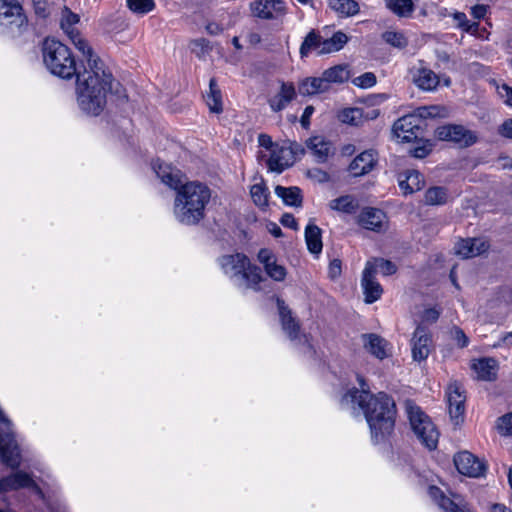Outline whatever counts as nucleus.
<instances>
[{"instance_id":"nucleus-1","label":"nucleus","mask_w":512,"mask_h":512,"mask_svg":"<svg viewBox=\"0 0 512 512\" xmlns=\"http://www.w3.org/2000/svg\"><path fill=\"white\" fill-rule=\"evenodd\" d=\"M87 66L76 75V100L82 112L90 116H99L107 104V94L115 95L118 100H126L125 88L105 67L103 61L94 56L84 55Z\"/></svg>"},{"instance_id":"nucleus-2","label":"nucleus","mask_w":512,"mask_h":512,"mask_svg":"<svg viewBox=\"0 0 512 512\" xmlns=\"http://www.w3.org/2000/svg\"><path fill=\"white\" fill-rule=\"evenodd\" d=\"M153 170L168 187L177 190L174 200V216L184 225H196L205 216V208L211 198L208 186L200 182L183 184L181 172L169 164L156 160Z\"/></svg>"},{"instance_id":"nucleus-3","label":"nucleus","mask_w":512,"mask_h":512,"mask_svg":"<svg viewBox=\"0 0 512 512\" xmlns=\"http://www.w3.org/2000/svg\"><path fill=\"white\" fill-rule=\"evenodd\" d=\"M360 390L350 389L341 399L343 407L360 408L370 427L372 439L378 443L390 435L395 425L396 406L394 400L384 392L373 395L365 380L358 376Z\"/></svg>"},{"instance_id":"nucleus-4","label":"nucleus","mask_w":512,"mask_h":512,"mask_svg":"<svg viewBox=\"0 0 512 512\" xmlns=\"http://www.w3.org/2000/svg\"><path fill=\"white\" fill-rule=\"evenodd\" d=\"M0 458L7 467L16 470L0 478V494L16 491L30 485V474L17 470L21 465V453L12 432V422L0 408Z\"/></svg>"},{"instance_id":"nucleus-5","label":"nucleus","mask_w":512,"mask_h":512,"mask_svg":"<svg viewBox=\"0 0 512 512\" xmlns=\"http://www.w3.org/2000/svg\"><path fill=\"white\" fill-rule=\"evenodd\" d=\"M223 273L240 288L261 290V282L265 281L261 269L251 264L250 259L242 254L223 255L218 259Z\"/></svg>"},{"instance_id":"nucleus-6","label":"nucleus","mask_w":512,"mask_h":512,"mask_svg":"<svg viewBox=\"0 0 512 512\" xmlns=\"http://www.w3.org/2000/svg\"><path fill=\"white\" fill-rule=\"evenodd\" d=\"M41 50L43 63L51 74L62 79H71L81 71L77 69L72 51L62 42L46 38Z\"/></svg>"},{"instance_id":"nucleus-7","label":"nucleus","mask_w":512,"mask_h":512,"mask_svg":"<svg viewBox=\"0 0 512 512\" xmlns=\"http://www.w3.org/2000/svg\"><path fill=\"white\" fill-rule=\"evenodd\" d=\"M407 412L411 428L419 441L429 450L436 449L439 432L429 416L418 406H409Z\"/></svg>"},{"instance_id":"nucleus-8","label":"nucleus","mask_w":512,"mask_h":512,"mask_svg":"<svg viewBox=\"0 0 512 512\" xmlns=\"http://www.w3.org/2000/svg\"><path fill=\"white\" fill-rule=\"evenodd\" d=\"M304 153L305 150L301 144L295 141H283L272 149V153L267 160V167L271 172L282 173L291 167L297 159L301 158Z\"/></svg>"},{"instance_id":"nucleus-9","label":"nucleus","mask_w":512,"mask_h":512,"mask_svg":"<svg viewBox=\"0 0 512 512\" xmlns=\"http://www.w3.org/2000/svg\"><path fill=\"white\" fill-rule=\"evenodd\" d=\"M27 26V17L17 0H0V30L11 36L20 35Z\"/></svg>"},{"instance_id":"nucleus-10","label":"nucleus","mask_w":512,"mask_h":512,"mask_svg":"<svg viewBox=\"0 0 512 512\" xmlns=\"http://www.w3.org/2000/svg\"><path fill=\"white\" fill-rule=\"evenodd\" d=\"M447 115V109L442 106H423L417 108L413 113L399 118L392 128H420L421 120L442 118Z\"/></svg>"},{"instance_id":"nucleus-11","label":"nucleus","mask_w":512,"mask_h":512,"mask_svg":"<svg viewBox=\"0 0 512 512\" xmlns=\"http://www.w3.org/2000/svg\"><path fill=\"white\" fill-rule=\"evenodd\" d=\"M79 22V16L71 12L67 7H64L62 11V18L60 26L63 31L67 34L69 39L75 45V47L83 54L92 56V48L89 46L87 41L81 36L78 29L74 27Z\"/></svg>"},{"instance_id":"nucleus-12","label":"nucleus","mask_w":512,"mask_h":512,"mask_svg":"<svg viewBox=\"0 0 512 512\" xmlns=\"http://www.w3.org/2000/svg\"><path fill=\"white\" fill-rule=\"evenodd\" d=\"M446 398L451 420L457 425L462 422L464 418L466 401L465 389L459 382L453 381L446 389Z\"/></svg>"},{"instance_id":"nucleus-13","label":"nucleus","mask_w":512,"mask_h":512,"mask_svg":"<svg viewBox=\"0 0 512 512\" xmlns=\"http://www.w3.org/2000/svg\"><path fill=\"white\" fill-rule=\"evenodd\" d=\"M454 464L458 472L462 475L479 478L485 475L487 466L475 455L468 451H462L454 456Z\"/></svg>"},{"instance_id":"nucleus-14","label":"nucleus","mask_w":512,"mask_h":512,"mask_svg":"<svg viewBox=\"0 0 512 512\" xmlns=\"http://www.w3.org/2000/svg\"><path fill=\"white\" fill-rule=\"evenodd\" d=\"M250 9L254 17L263 20L277 19L286 13L285 4L281 0H256L250 3Z\"/></svg>"},{"instance_id":"nucleus-15","label":"nucleus","mask_w":512,"mask_h":512,"mask_svg":"<svg viewBox=\"0 0 512 512\" xmlns=\"http://www.w3.org/2000/svg\"><path fill=\"white\" fill-rule=\"evenodd\" d=\"M379 116V110L374 108L350 107L341 110L338 113V119L347 125L363 126L369 120L376 119Z\"/></svg>"},{"instance_id":"nucleus-16","label":"nucleus","mask_w":512,"mask_h":512,"mask_svg":"<svg viewBox=\"0 0 512 512\" xmlns=\"http://www.w3.org/2000/svg\"><path fill=\"white\" fill-rule=\"evenodd\" d=\"M361 287L364 294V301L372 304L379 300L383 294V288L373 274V266L366 264L362 273Z\"/></svg>"},{"instance_id":"nucleus-17","label":"nucleus","mask_w":512,"mask_h":512,"mask_svg":"<svg viewBox=\"0 0 512 512\" xmlns=\"http://www.w3.org/2000/svg\"><path fill=\"white\" fill-rule=\"evenodd\" d=\"M488 248L489 243L483 238H467L455 245V252L463 258H472L483 254Z\"/></svg>"},{"instance_id":"nucleus-18","label":"nucleus","mask_w":512,"mask_h":512,"mask_svg":"<svg viewBox=\"0 0 512 512\" xmlns=\"http://www.w3.org/2000/svg\"><path fill=\"white\" fill-rule=\"evenodd\" d=\"M376 163V152L374 150H367L354 158L349 165V172L353 177H360L371 172Z\"/></svg>"},{"instance_id":"nucleus-19","label":"nucleus","mask_w":512,"mask_h":512,"mask_svg":"<svg viewBox=\"0 0 512 512\" xmlns=\"http://www.w3.org/2000/svg\"><path fill=\"white\" fill-rule=\"evenodd\" d=\"M386 219L385 213L377 208L366 207L358 215L357 222L365 229L380 232Z\"/></svg>"},{"instance_id":"nucleus-20","label":"nucleus","mask_w":512,"mask_h":512,"mask_svg":"<svg viewBox=\"0 0 512 512\" xmlns=\"http://www.w3.org/2000/svg\"><path fill=\"white\" fill-rule=\"evenodd\" d=\"M431 338L426 329L422 326H418L413 334L412 344V357L416 361L425 360L430 353Z\"/></svg>"},{"instance_id":"nucleus-21","label":"nucleus","mask_w":512,"mask_h":512,"mask_svg":"<svg viewBox=\"0 0 512 512\" xmlns=\"http://www.w3.org/2000/svg\"><path fill=\"white\" fill-rule=\"evenodd\" d=\"M438 138L453 142L460 148L468 147L477 140L473 130H438Z\"/></svg>"},{"instance_id":"nucleus-22","label":"nucleus","mask_w":512,"mask_h":512,"mask_svg":"<svg viewBox=\"0 0 512 512\" xmlns=\"http://www.w3.org/2000/svg\"><path fill=\"white\" fill-rule=\"evenodd\" d=\"M364 348L377 359L383 360L389 356L388 342L381 336L370 333L363 334Z\"/></svg>"},{"instance_id":"nucleus-23","label":"nucleus","mask_w":512,"mask_h":512,"mask_svg":"<svg viewBox=\"0 0 512 512\" xmlns=\"http://www.w3.org/2000/svg\"><path fill=\"white\" fill-rule=\"evenodd\" d=\"M277 307L281 319L283 330L288 334L291 340L298 338L300 326L296 319L292 316L291 310L285 304L284 300L277 299Z\"/></svg>"},{"instance_id":"nucleus-24","label":"nucleus","mask_w":512,"mask_h":512,"mask_svg":"<svg viewBox=\"0 0 512 512\" xmlns=\"http://www.w3.org/2000/svg\"><path fill=\"white\" fill-rule=\"evenodd\" d=\"M306 145L319 163L325 162L335 152L333 144L321 136L310 137L306 141Z\"/></svg>"},{"instance_id":"nucleus-25","label":"nucleus","mask_w":512,"mask_h":512,"mask_svg":"<svg viewBox=\"0 0 512 512\" xmlns=\"http://www.w3.org/2000/svg\"><path fill=\"white\" fill-rule=\"evenodd\" d=\"M399 187L404 194H412L420 190L424 185V179L417 170H407L399 176Z\"/></svg>"},{"instance_id":"nucleus-26","label":"nucleus","mask_w":512,"mask_h":512,"mask_svg":"<svg viewBox=\"0 0 512 512\" xmlns=\"http://www.w3.org/2000/svg\"><path fill=\"white\" fill-rule=\"evenodd\" d=\"M305 242L310 253L318 255L322 252V230L312 221L305 227Z\"/></svg>"},{"instance_id":"nucleus-27","label":"nucleus","mask_w":512,"mask_h":512,"mask_svg":"<svg viewBox=\"0 0 512 512\" xmlns=\"http://www.w3.org/2000/svg\"><path fill=\"white\" fill-rule=\"evenodd\" d=\"M472 369L477 374L478 379L484 381H493L497 376V363L492 358H482L472 364Z\"/></svg>"},{"instance_id":"nucleus-28","label":"nucleus","mask_w":512,"mask_h":512,"mask_svg":"<svg viewBox=\"0 0 512 512\" xmlns=\"http://www.w3.org/2000/svg\"><path fill=\"white\" fill-rule=\"evenodd\" d=\"M296 95L293 83L282 82L278 94L269 100L270 107L273 111H280L293 100Z\"/></svg>"},{"instance_id":"nucleus-29","label":"nucleus","mask_w":512,"mask_h":512,"mask_svg":"<svg viewBox=\"0 0 512 512\" xmlns=\"http://www.w3.org/2000/svg\"><path fill=\"white\" fill-rule=\"evenodd\" d=\"M324 38L320 35V33L312 29L305 36L301 46H300V56L301 58L307 57L312 51H316L317 54H320L322 47L324 46Z\"/></svg>"},{"instance_id":"nucleus-30","label":"nucleus","mask_w":512,"mask_h":512,"mask_svg":"<svg viewBox=\"0 0 512 512\" xmlns=\"http://www.w3.org/2000/svg\"><path fill=\"white\" fill-rule=\"evenodd\" d=\"M275 194L282 199L285 205L293 207L302 206V194L301 189L296 186L283 187L277 185L275 187Z\"/></svg>"},{"instance_id":"nucleus-31","label":"nucleus","mask_w":512,"mask_h":512,"mask_svg":"<svg viewBox=\"0 0 512 512\" xmlns=\"http://www.w3.org/2000/svg\"><path fill=\"white\" fill-rule=\"evenodd\" d=\"M429 495L444 512H470L465 507H460L453 500L445 496L442 490L436 486L429 488Z\"/></svg>"},{"instance_id":"nucleus-32","label":"nucleus","mask_w":512,"mask_h":512,"mask_svg":"<svg viewBox=\"0 0 512 512\" xmlns=\"http://www.w3.org/2000/svg\"><path fill=\"white\" fill-rule=\"evenodd\" d=\"M328 90V84H326L323 75L319 78H306L298 85V91L303 96L315 95Z\"/></svg>"},{"instance_id":"nucleus-33","label":"nucleus","mask_w":512,"mask_h":512,"mask_svg":"<svg viewBox=\"0 0 512 512\" xmlns=\"http://www.w3.org/2000/svg\"><path fill=\"white\" fill-rule=\"evenodd\" d=\"M329 207L332 210L344 214H354L359 209L358 200L352 195H343L329 202Z\"/></svg>"},{"instance_id":"nucleus-34","label":"nucleus","mask_w":512,"mask_h":512,"mask_svg":"<svg viewBox=\"0 0 512 512\" xmlns=\"http://www.w3.org/2000/svg\"><path fill=\"white\" fill-rule=\"evenodd\" d=\"M414 82L420 89L431 91L439 85V77L432 70L422 68L415 76Z\"/></svg>"},{"instance_id":"nucleus-35","label":"nucleus","mask_w":512,"mask_h":512,"mask_svg":"<svg viewBox=\"0 0 512 512\" xmlns=\"http://www.w3.org/2000/svg\"><path fill=\"white\" fill-rule=\"evenodd\" d=\"M329 7L342 17L354 16L360 10L355 0H329Z\"/></svg>"},{"instance_id":"nucleus-36","label":"nucleus","mask_w":512,"mask_h":512,"mask_svg":"<svg viewBox=\"0 0 512 512\" xmlns=\"http://www.w3.org/2000/svg\"><path fill=\"white\" fill-rule=\"evenodd\" d=\"M322 75L330 89L331 83H343L347 81L350 77V72L346 65H336L325 70Z\"/></svg>"},{"instance_id":"nucleus-37","label":"nucleus","mask_w":512,"mask_h":512,"mask_svg":"<svg viewBox=\"0 0 512 512\" xmlns=\"http://www.w3.org/2000/svg\"><path fill=\"white\" fill-rule=\"evenodd\" d=\"M348 40L349 38L344 32L337 31L332 35V37L324 39V46L322 47L320 54L337 52L345 46Z\"/></svg>"},{"instance_id":"nucleus-38","label":"nucleus","mask_w":512,"mask_h":512,"mask_svg":"<svg viewBox=\"0 0 512 512\" xmlns=\"http://www.w3.org/2000/svg\"><path fill=\"white\" fill-rule=\"evenodd\" d=\"M250 194L255 205L260 208H265L268 206L270 192L262 178H260V182L251 186Z\"/></svg>"},{"instance_id":"nucleus-39","label":"nucleus","mask_w":512,"mask_h":512,"mask_svg":"<svg viewBox=\"0 0 512 512\" xmlns=\"http://www.w3.org/2000/svg\"><path fill=\"white\" fill-rule=\"evenodd\" d=\"M386 7L398 17H410L414 11L412 0H385Z\"/></svg>"},{"instance_id":"nucleus-40","label":"nucleus","mask_w":512,"mask_h":512,"mask_svg":"<svg viewBox=\"0 0 512 512\" xmlns=\"http://www.w3.org/2000/svg\"><path fill=\"white\" fill-rule=\"evenodd\" d=\"M206 102L210 111L215 113L222 111L221 91L215 78H211L209 81V93L207 95Z\"/></svg>"},{"instance_id":"nucleus-41","label":"nucleus","mask_w":512,"mask_h":512,"mask_svg":"<svg viewBox=\"0 0 512 512\" xmlns=\"http://www.w3.org/2000/svg\"><path fill=\"white\" fill-rule=\"evenodd\" d=\"M366 264H371L373 266L374 275L377 274L378 270L384 276L393 275L397 271V267L393 262L383 258H373L367 261Z\"/></svg>"},{"instance_id":"nucleus-42","label":"nucleus","mask_w":512,"mask_h":512,"mask_svg":"<svg viewBox=\"0 0 512 512\" xmlns=\"http://www.w3.org/2000/svg\"><path fill=\"white\" fill-rule=\"evenodd\" d=\"M447 201V191L444 187H431L425 192V203L428 205H442Z\"/></svg>"},{"instance_id":"nucleus-43","label":"nucleus","mask_w":512,"mask_h":512,"mask_svg":"<svg viewBox=\"0 0 512 512\" xmlns=\"http://www.w3.org/2000/svg\"><path fill=\"white\" fill-rule=\"evenodd\" d=\"M382 39L387 44L398 49H403L408 45V39L399 31H385L382 34Z\"/></svg>"},{"instance_id":"nucleus-44","label":"nucleus","mask_w":512,"mask_h":512,"mask_svg":"<svg viewBox=\"0 0 512 512\" xmlns=\"http://www.w3.org/2000/svg\"><path fill=\"white\" fill-rule=\"evenodd\" d=\"M191 52L194 53L199 59H203L210 53L212 47L210 42L205 38L194 39L190 42Z\"/></svg>"},{"instance_id":"nucleus-45","label":"nucleus","mask_w":512,"mask_h":512,"mask_svg":"<svg viewBox=\"0 0 512 512\" xmlns=\"http://www.w3.org/2000/svg\"><path fill=\"white\" fill-rule=\"evenodd\" d=\"M128 8L137 14H145L155 7L153 0H126Z\"/></svg>"},{"instance_id":"nucleus-46","label":"nucleus","mask_w":512,"mask_h":512,"mask_svg":"<svg viewBox=\"0 0 512 512\" xmlns=\"http://www.w3.org/2000/svg\"><path fill=\"white\" fill-rule=\"evenodd\" d=\"M266 274L273 279L274 281H284L287 275L286 268L277 263V261H273L272 263L266 265L264 268Z\"/></svg>"},{"instance_id":"nucleus-47","label":"nucleus","mask_w":512,"mask_h":512,"mask_svg":"<svg viewBox=\"0 0 512 512\" xmlns=\"http://www.w3.org/2000/svg\"><path fill=\"white\" fill-rule=\"evenodd\" d=\"M418 145L409 150L410 154L415 158H424L432 150V144L429 141H418Z\"/></svg>"},{"instance_id":"nucleus-48","label":"nucleus","mask_w":512,"mask_h":512,"mask_svg":"<svg viewBox=\"0 0 512 512\" xmlns=\"http://www.w3.org/2000/svg\"><path fill=\"white\" fill-rule=\"evenodd\" d=\"M353 83L360 88H370L376 84V76L372 72H366L353 79Z\"/></svg>"},{"instance_id":"nucleus-49","label":"nucleus","mask_w":512,"mask_h":512,"mask_svg":"<svg viewBox=\"0 0 512 512\" xmlns=\"http://www.w3.org/2000/svg\"><path fill=\"white\" fill-rule=\"evenodd\" d=\"M498 430L502 435L512 436V412L498 419Z\"/></svg>"},{"instance_id":"nucleus-50","label":"nucleus","mask_w":512,"mask_h":512,"mask_svg":"<svg viewBox=\"0 0 512 512\" xmlns=\"http://www.w3.org/2000/svg\"><path fill=\"white\" fill-rule=\"evenodd\" d=\"M391 138L396 139L399 142L405 143V142H411L413 138H417V135H415L414 130H391Z\"/></svg>"},{"instance_id":"nucleus-51","label":"nucleus","mask_w":512,"mask_h":512,"mask_svg":"<svg viewBox=\"0 0 512 512\" xmlns=\"http://www.w3.org/2000/svg\"><path fill=\"white\" fill-rule=\"evenodd\" d=\"M450 333L458 347L464 348L469 344V339L461 328L455 326L451 329Z\"/></svg>"},{"instance_id":"nucleus-52","label":"nucleus","mask_w":512,"mask_h":512,"mask_svg":"<svg viewBox=\"0 0 512 512\" xmlns=\"http://www.w3.org/2000/svg\"><path fill=\"white\" fill-rule=\"evenodd\" d=\"M498 94L507 106H512V87L503 84L498 87Z\"/></svg>"},{"instance_id":"nucleus-53","label":"nucleus","mask_w":512,"mask_h":512,"mask_svg":"<svg viewBox=\"0 0 512 512\" xmlns=\"http://www.w3.org/2000/svg\"><path fill=\"white\" fill-rule=\"evenodd\" d=\"M257 257H258L259 262L263 264L264 268L266 267V265H268L276 260L273 252L266 248L260 249Z\"/></svg>"},{"instance_id":"nucleus-54","label":"nucleus","mask_w":512,"mask_h":512,"mask_svg":"<svg viewBox=\"0 0 512 512\" xmlns=\"http://www.w3.org/2000/svg\"><path fill=\"white\" fill-rule=\"evenodd\" d=\"M280 223L284 227H288L293 230H298L297 220L291 213H284L280 219Z\"/></svg>"},{"instance_id":"nucleus-55","label":"nucleus","mask_w":512,"mask_h":512,"mask_svg":"<svg viewBox=\"0 0 512 512\" xmlns=\"http://www.w3.org/2000/svg\"><path fill=\"white\" fill-rule=\"evenodd\" d=\"M37 15L46 17L49 14L48 3L46 0H32Z\"/></svg>"},{"instance_id":"nucleus-56","label":"nucleus","mask_w":512,"mask_h":512,"mask_svg":"<svg viewBox=\"0 0 512 512\" xmlns=\"http://www.w3.org/2000/svg\"><path fill=\"white\" fill-rule=\"evenodd\" d=\"M258 142L261 147H264L267 150H269L270 154L272 153V149L274 148V146L278 144L277 142H273L272 138L267 134H260L258 137Z\"/></svg>"},{"instance_id":"nucleus-57","label":"nucleus","mask_w":512,"mask_h":512,"mask_svg":"<svg viewBox=\"0 0 512 512\" xmlns=\"http://www.w3.org/2000/svg\"><path fill=\"white\" fill-rule=\"evenodd\" d=\"M329 274L332 278H336L341 274V261L339 259H334L330 262Z\"/></svg>"},{"instance_id":"nucleus-58","label":"nucleus","mask_w":512,"mask_h":512,"mask_svg":"<svg viewBox=\"0 0 512 512\" xmlns=\"http://www.w3.org/2000/svg\"><path fill=\"white\" fill-rule=\"evenodd\" d=\"M314 112V108L312 106H307L301 116L300 122L303 127H307L310 124V117Z\"/></svg>"},{"instance_id":"nucleus-59","label":"nucleus","mask_w":512,"mask_h":512,"mask_svg":"<svg viewBox=\"0 0 512 512\" xmlns=\"http://www.w3.org/2000/svg\"><path fill=\"white\" fill-rule=\"evenodd\" d=\"M486 6L484 5H475L471 8V14L476 19H482L486 15Z\"/></svg>"},{"instance_id":"nucleus-60","label":"nucleus","mask_w":512,"mask_h":512,"mask_svg":"<svg viewBox=\"0 0 512 512\" xmlns=\"http://www.w3.org/2000/svg\"><path fill=\"white\" fill-rule=\"evenodd\" d=\"M440 316V312L434 308H430L425 310L424 312V319L429 322H435L438 320Z\"/></svg>"},{"instance_id":"nucleus-61","label":"nucleus","mask_w":512,"mask_h":512,"mask_svg":"<svg viewBox=\"0 0 512 512\" xmlns=\"http://www.w3.org/2000/svg\"><path fill=\"white\" fill-rule=\"evenodd\" d=\"M30 482L31 484L26 486V488H29V489H32L34 491V493L39 497L41 498L42 500L45 499V495H44V492L42 491V489L36 484V482L32 479V477L30 476Z\"/></svg>"},{"instance_id":"nucleus-62","label":"nucleus","mask_w":512,"mask_h":512,"mask_svg":"<svg viewBox=\"0 0 512 512\" xmlns=\"http://www.w3.org/2000/svg\"><path fill=\"white\" fill-rule=\"evenodd\" d=\"M267 229L276 238H279L283 235L281 228L274 222H270L267 225Z\"/></svg>"},{"instance_id":"nucleus-63","label":"nucleus","mask_w":512,"mask_h":512,"mask_svg":"<svg viewBox=\"0 0 512 512\" xmlns=\"http://www.w3.org/2000/svg\"><path fill=\"white\" fill-rule=\"evenodd\" d=\"M206 31L211 35H218L222 32V28L217 23H209L206 26Z\"/></svg>"},{"instance_id":"nucleus-64","label":"nucleus","mask_w":512,"mask_h":512,"mask_svg":"<svg viewBox=\"0 0 512 512\" xmlns=\"http://www.w3.org/2000/svg\"><path fill=\"white\" fill-rule=\"evenodd\" d=\"M453 18L457 22V26L461 27V25L464 23L467 17L466 14L463 12H455L453 14Z\"/></svg>"}]
</instances>
